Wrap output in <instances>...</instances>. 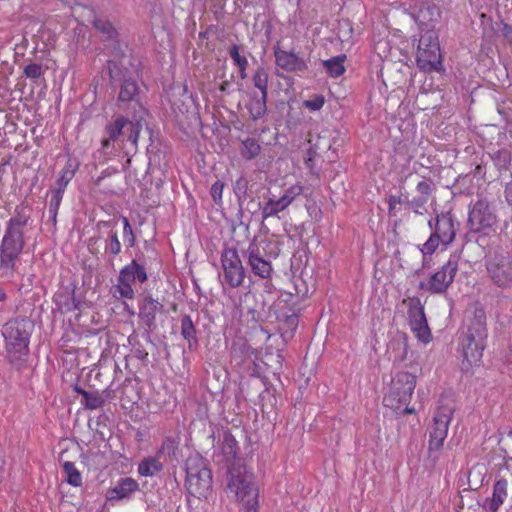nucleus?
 <instances>
[{
    "instance_id": "nucleus-1",
    "label": "nucleus",
    "mask_w": 512,
    "mask_h": 512,
    "mask_svg": "<svg viewBox=\"0 0 512 512\" xmlns=\"http://www.w3.org/2000/svg\"><path fill=\"white\" fill-rule=\"evenodd\" d=\"M227 496L238 503L240 512H258L259 490L253 474L244 466H233L229 469Z\"/></svg>"
},
{
    "instance_id": "nucleus-2",
    "label": "nucleus",
    "mask_w": 512,
    "mask_h": 512,
    "mask_svg": "<svg viewBox=\"0 0 512 512\" xmlns=\"http://www.w3.org/2000/svg\"><path fill=\"white\" fill-rule=\"evenodd\" d=\"M486 336L485 317L483 313H480L474 317L468 332L460 341L462 370L469 371L472 367L481 363Z\"/></svg>"
},
{
    "instance_id": "nucleus-3",
    "label": "nucleus",
    "mask_w": 512,
    "mask_h": 512,
    "mask_svg": "<svg viewBox=\"0 0 512 512\" xmlns=\"http://www.w3.org/2000/svg\"><path fill=\"white\" fill-rule=\"evenodd\" d=\"M33 325L28 319H13L2 329L6 356L10 362L23 360L28 354V346Z\"/></svg>"
},
{
    "instance_id": "nucleus-4",
    "label": "nucleus",
    "mask_w": 512,
    "mask_h": 512,
    "mask_svg": "<svg viewBox=\"0 0 512 512\" xmlns=\"http://www.w3.org/2000/svg\"><path fill=\"white\" fill-rule=\"evenodd\" d=\"M146 115V109L140 103H135L134 114L131 119L124 116L116 117V119L107 124L105 128L108 138L102 140L103 147H108L110 141H114L120 136H124L126 134L127 140L131 142L134 147H137L139 135Z\"/></svg>"
},
{
    "instance_id": "nucleus-5",
    "label": "nucleus",
    "mask_w": 512,
    "mask_h": 512,
    "mask_svg": "<svg viewBox=\"0 0 512 512\" xmlns=\"http://www.w3.org/2000/svg\"><path fill=\"white\" fill-rule=\"evenodd\" d=\"M22 225L24 222L20 218H11L5 230L0 247V266L5 272H11L14 269L15 262L23 249V232L19 228Z\"/></svg>"
},
{
    "instance_id": "nucleus-6",
    "label": "nucleus",
    "mask_w": 512,
    "mask_h": 512,
    "mask_svg": "<svg viewBox=\"0 0 512 512\" xmlns=\"http://www.w3.org/2000/svg\"><path fill=\"white\" fill-rule=\"evenodd\" d=\"M186 487L191 495L198 498L206 497L211 490V471L199 455L191 456L186 461Z\"/></svg>"
},
{
    "instance_id": "nucleus-7",
    "label": "nucleus",
    "mask_w": 512,
    "mask_h": 512,
    "mask_svg": "<svg viewBox=\"0 0 512 512\" xmlns=\"http://www.w3.org/2000/svg\"><path fill=\"white\" fill-rule=\"evenodd\" d=\"M416 61L423 71H441L443 69L438 34L435 30L428 29L421 35Z\"/></svg>"
},
{
    "instance_id": "nucleus-8",
    "label": "nucleus",
    "mask_w": 512,
    "mask_h": 512,
    "mask_svg": "<svg viewBox=\"0 0 512 512\" xmlns=\"http://www.w3.org/2000/svg\"><path fill=\"white\" fill-rule=\"evenodd\" d=\"M416 386V378L409 372H399L392 379L389 390L384 396L386 406L398 409L407 404Z\"/></svg>"
},
{
    "instance_id": "nucleus-9",
    "label": "nucleus",
    "mask_w": 512,
    "mask_h": 512,
    "mask_svg": "<svg viewBox=\"0 0 512 512\" xmlns=\"http://www.w3.org/2000/svg\"><path fill=\"white\" fill-rule=\"evenodd\" d=\"M454 413V407L450 404L439 405L435 411L432 423L429 426V452L439 451L447 438L449 425Z\"/></svg>"
},
{
    "instance_id": "nucleus-10",
    "label": "nucleus",
    "mask_w": 512,
    "mask_h": 512,
    "mask_svg": "<svg viewBox=\"0 0 512 512\" xmlns=\"http://www.w3.org/2000/svg\"><path fill=\"white\" fill-rule=\"evenodd\" d=\"M458 270V260L451 256L440 270L432 274L426 282H420L422 290L434 294L444 293L451 285Z\"/></svg>"
},
{
    "instance_id": "nucleus-11",
    "label": "nucleus",
    "mask_w": 512,
    "mask_h": 512,
    "mask_svg": "<svg viewBox=\"0 0 512 512\" xmlns=\"http://www.w3.org/2000/svg\"><path fill=\"white\" fill-rule=\"evenodd\" d=\"M223 274L229 286L235 288L244 281V268L235 248H225L221 255Z\"/></svg>"
},
{
    "instance_id": "nucleus-12",
    "label": "nucleus",
    "mask_w": 512,
    "mask_h": 512,
    "mask_svg": "<svg viewBox=\"0 0 512 512\" xmlns=\"http://www.w3.org/2000/svg\"><path fill=\"white\" fill-rule=\"evenodd\" d=\"M487 272L493 283L502 288L512 285V258L498 255L487 261Z\"/></svg>"
},
{
    "instance_id": "nucleus-13",
    "label": "nucleus",
    "mask_w": 512,
    "mask_h": 512,
    "mask_svg": "<svg viewBox=\"0 0 512 512\" xmlns=\"http://www.w3.org/2000/svg\"><path fill=\"white\" fill-rule=\"evenodd\" d=\"M468 223L474 232L485 231L496 223V215L489 203L480 199L470 209Z\"/></svg>"
},
{
    "instance_id": "nucleus-14",
    "label": "nucleus",
    "mask_w": 512,
    "mask_h": 512,
    "mask_svg": "<svg viewBox=\"0 0 512 512\" xmlns=\"http://www.w3.org/2000/svg\"><path fill=\"white\" fill-rule=\"evenodd\" d=\"M408 336L405 332L395 330L388 335L386 344V356L394 364L400 365L408 358Z\"/></svg>"
},
{
    "instance_id": "nucleus-15",
    "label": "nucleus",
    "mask_w": 512,
    "mask_h": 512,
    "mask_svg": "<svg viewBox=\"0 0 512 512\" xmlns=\"http://www.w3.org/2000/svg\"><path fill=\"white\" fill-rule=\"evenodd\" d=\"M431 231L442 240V245L451 244L456 236L455 221L450 213L438 214L428 222Z\"/></svg>"
},
{
    "instance_id": "nucleus-16",
    "label": "nucleus",
    "mask_w": 512,
    "mask_h": 512,
    "mask_svg": "<svg viewBox=\"0 0 512 512\" xmlns=\"http://www.w3.org/2000/svg\"><path fill=\"white\" fill-rule=\"evenodd\" d=\"M245 254L248 264L255 275L264 279L270 277L272 272L270 260L261 256L258 252V248L254 249L253 247H248Z\"/></svg>"
},
{
    "instance_id": "nucleus-17",
    "label": "nucleus",
    "mask_w": 512,
    "mask_h": 512,
    "mask_svg": "<svg viewBox=\"0 0 512 512\" xmlns=\"http://www.w3.org/2000/svg\"><path fill=\"white\" fill-rule=\"evenodd\" d=\"M274 54L276 64L286 71H302L307 67L305 61L293 52L276 48Z\"/></svg>"
},
{
    "instance_id": "nucleus-18",
    "label": "nucleus",
    "mask_w": 512,
    "mask_h": 512,
    "mask_svg": "<svg viewBox=\"0 0 512 512\" xmlns=\"http://www.w3.org/2000/svg\"><path fill=\"white\" fill-rule=\"evenodd\" d=\"M508 482L506 479H499L493 486V493L490 499L485 502V509L489 512H497L505 502L508 495Z\"/></svg>"
},
{
    "instance_id": "nucleus-19",
    "label": "nucleus",
    "mask_w": 512,
    "mask_h": 512,
    "mask_svg": "<svg viewBox=\"0 0 512 512\" xmlns=\"http://www.w3.org/2000/svg\"><path fill=\"white\" fill-rule=\"evenodd\" d=\"M162 307L159 301L147 296L139 304V317L148 327H151L154 324L156 314Z\"/></svg>"
},
{
    "instance_id": "nucleus-20",
    "label": "nucleus",
    "mask_w": 512,
    "mask_h": 512,
    "mask_svg": "<svg viewBox=\"0 0 512 512\" xmlns=\"http://www.w3.org/2000/svg\"><path fill=\"white\" fill-rule=\"evenodd\" d=\"M119 277L132 285L136 280L144 283L147 280V273L142 265L133 260L120 270Z\"/></svg>"
},
{
    "instance_id": "nucleus-21",
    "label": "nucleus",
    "mask_w": 512,
    "mask_h": 512,
    "mask_svg": "<svg viewBox=\"0 0 512 512\" xmlns=\"http://www.w3.org/2000/svg\"><path fill=\"white\" fill-rule=\"evenodd\" d=\"M248 247L258 248L259 254L268 259L276 258L280 253L278 242L268 238L254 239Z\"/></svg>"
},
{
    "instance_id": "nucleus-22",
    "label": "nucleus",
    "mask_w": 512,
    "mask_h": 512,
    "mask_svg": "<svg viewBox=\"0 0 512 512\" xmlns=\"http://www.w3.org/2000/svg\"><path fill=\"white\" fill-rule=\"evenodd\" d=\"M163 469V464L160 458L155 454L154 456L145 457L139 464L137 472L142 477H153Z\"/></svg>"
},
{
    "instance_id": "nucleus-23",
    "label": "nucleus",
    "mask_w": 512,
    "mask_h": 512,
    "mask_svg": "<svg viewBox=\"0 0 512 512\" xmlns=\"http://www.w3.org/2000/svg\"><path fill=\"white\" fill-rule=\"evenodd\" d=\"M74 391L82 396V405L89 410H96L104 404V397L99 391L88 392L79 386Z\"/></svg>"
},
{
    "instance_id": "nucleus-24",
    "label": "nucleus",
    "mask_w": 512,
    "mask_h": 512,
    "mask_svg": "<svg viewBox=\"0 0 512 512\" xmlns=\"http://www.w3.org/2000/svg\"><path fill=\"white\" fill-rule=\"evenodd\" d=\"M408 325L419 342L426 345L432 340V334L426 317L411 321Z\"/></svg>"
},
{
    "instance_id": "nucleus-25",
    "label": "nucleus",
    "mask_w": 512,
    "mask_h": 512,
    "mask_svg": "<svg viewBox=\"0 0 512 512\" xmlns=\"http://www.w3.org/2000/svg\"><path fill=\"white\" fill-rule=\"evenodd\" d=\"M138 483L132 478H123L111 490V499H123L129 497L133 492L138 489Z\"/></svg>"
},
{
    "instance_id": "nucleus-26",
    "label": "nucleus",
    "mask_w": 512,
    "mask_h": 512,
    "mask_svg": "<svg viewBox=\"0 0 512 512\" xmlns=\"http://www.w3.org/2000/svg\"><path fill=\"white\" fill-rule=\"evenodd\" d=\"M403 305L407 308L408 323L426 317L420 298L408 297L403 300Z\"/></svg>"
},
{
    "instance_id": "nucleus-27",
    "label": "nucleus",
    "mask_w": 512,
    "mask_h": 512,
    "mask_svg": "<svg viewBox=\"0 0 512 512\" xmlns=\"http://www.w3.org/2000/svg\"><path fill=\"white\" fill-rule=\"evenodd\" d=\"M411 16L420 26L429 27L437 21L438 11L435 7H421L417 11L411 12Z\"/></svg>"
},
{
    "instance_id": "nucleus-28",
    "label": "nucleus",
    "mask_w": 512,
    "mask_h": 512,
    "mask_svg": "<svg viewBox=\"0 0 512 512\" xmlns=\"http://www.w3.org/2000/svg\"><path fill=\"white\" fill-rule=\"evenodd\" d=\"M137 92L138 86L136 82L130 78H124L120 88L119 100L122 102H132V108L134 109L135 103H138L134 101Z\"/></svg>"
},
{
    "instance_id": "nucleus-29",
    "label": "nucleus",
    "mask_w": 512,
    "mask_h": 512,
    "mask_svg": "<svg viewBox=\"0 0 512 512\" xmlns=\"http://www.w3.org/2000/svg\"><path fill=\"white\" fill-rule=\"evenodd\" d=\"M287 208L288 205L281 197L278 199L269 198L261 209L262 217L263 219H267L277 216L280 212H283Z\"/></svg>"
},
{
    "instance_id": "nucleus-30",
    "label": "nucleus",
    "mask_w": 512,
    "mask_h": 512,
    "mask_svg": "<svg viewBox=\"0 0 512 512\" xmlns=\"http://www.w3.org/2000/svg\"><path fill=\"white\" fill-rule=\"evenodd\" d=\"M346 55H338L328 60L323 61V65L330 77H339L345 72L344 62Z\"/></svg>"
},
{
    "instance_id": "nucleus-31",
    "label": "nucleus",
    "mask_w": 512,
    "mask_h": 512,
    "mask_svg": "<svg viewBox=\"0 0 512 512\" xmlns=\"http://www.w3.org/2000/svg\"><path fill=\"white\" fill-rule=\"evenodd\" d=\"M266 101H267V95H262V94H260L259 96H254L250 100L247 108H248L250 116L253 120H258L265 115Z\"/></svg>"
},
{
    "instance_id": "nucleus-32",
    "label": "nucleus",
    "mask_w": 512,
    "mask_h": 512,
    "mask_svg": "<svg viewBox=\"0 0 512 512\" xmlns=\"http://www.w3.org/2000/svg\"><path fill=\"white\" fill-rule=\"evenodd\" d=\"M63 473L65 480L73 487L82 485V475L73 462L66 461L63 463Z\"/></svg>"
},
{
    "instance_id": "nucleus-33",
    "label": "nucleus",
    "mask_w": 512,
    "mask_h": 512,
    "mask_svg": "<svg viewBox=\"0 0 512 512\" xmlns=\"http://www.w3.org/2000/svg\"><path fill=\"white\" fill-rule=\"evenodd\" d=\"M261 146L254 138H247L242 141L240 153L246 160L254 159L259 155Z\"/></svg>"
},
{
    "instance_id": "nucleus-34",
    "label": "nucleus",
    "mask_w": 512,
    "mask_h": 512,
    "mask_svg": "<svg viewBox=\"0 0 512 512\" xmlns=\"http://www.w3.org/2000/svg\"><path fill=\"white\" fill-rule=\"evenodd\" d=\"M229 55L233 60L234 65L239 68L241 79H245L247 77L246 70L248 67V61L246 57L240 54L239 47L237 45H233L229 48Z\"/></svg>"
},
{
    "instance_id": "nucleus-35",
    "label": "nucleus",
    "mask_w": 512,
    "mask_h": 512,
    "mask_svg": "<svg viewBox=\"0 0 512 512\" xmlns=\"http://www.w3.org/2000/svg\"><path fill=\"white\" fill-rule=\"evenodd\" d=\"M114 296L118 298L133 299L135 292L131 284L122 280V278L118 276L117 285L114 287Z\"/></svg>"
},
{
    "instance_id": "nucleus-36",
    "label": "nucleus",
    "mask_w": 512,
    "mask_h": 512,
    "mask_svg": "<svg viewBox=\"0 0 512 512\" xmlns=\"http://www.w3.org/2000/svg\"><path fill=\"white\" fill-rule=\"evenodd\" d=\"M253 82L256 88L260 90V94L267 95L268 74L264 68H258L254 74Z\"/></svg>"
},
{
    "instance_id": "nucleus-37",
    "label": "nucleus",
    "mask_w": 512,
    "mask_h": 512,
    "mask_svg": "<svg viewBox=\"0 0 512 512\" xmlns=\"http://www.w3.org/2000/svg\"><path fill=\"white\" fill-rule=\"evenodd\" d=\"M442 244V240L435 235L433 232H431L430 237L427 239V241L422 244L419 249L423 256L432 255L436 249L439 247V245Z\"/></svg>"
},
{
    "instance_id": "nucleus-38",
    "label": "nucleus",
    "mask_w": 512,
    "mask_h": 512,
    "mask_svg": "<svg viewBox=\"0 0 512 512\" xmlns=\"http://www.w3.org/2000/svg\"><path fill=\"white\" fill-rule=\"evenodd\" d=\"M181 334L189 342L196 341L194 324L188 315L184 316L181 320Z\"/></svg>"
},
{
    "instance_id": "nucleus-39",
    "label": "nucleus",
    "mask_w": 512,
    "mask_h": 512,
    "mask_svg": "<svg viewBox=\"0 0 512 512\" xmlns=\"http://www.w3.org/2000/svg\"><path fill=\"white\" fill-rule=\"evenodd\" d=\"M178 447L177 442L172 438H166L159 447L156 455L161 459L163 456H172Z\"/></svg>"
},
{
    "instance_id": "nucleus-40",
    "label": "nucleus",
    "mask_w": 512,
    "mask_h": 512,
    "mask_svg": "<svg viewBox=\"0 0 512 512\" xmlns=\"http://www.w3.org/2000/svg\"><path fill=\"white\" fill-rule=\"evenodd\" d=\"M303 193V186L300 184H294L288 187L281 198L285 201L288 207L293 203V201Z\"/></svg>"
},
{
    "instance_id": "nucleus-41",
    "label": "nucleus",
    "mask_w": 512,
    "mask_h": 512,
    "mask_svg": "<svg viewBox=\"0 0 512 512\" xmlns=\"http://www.w3.org/2000/svg\"><path fill=\"white\" fill-rule=\"evenodd\" d=\"M106 250L113 255H118L121 252V243L118 239L117 232H110L109 239L106 243Z\"/></svg>"
},
{
    "instance_id": "nucleus-42",
    "label": "nucleus",
    "mask_w": 512,
    "mask_h": 512,
    "mask_svg": "<svg viewBox=\"0 0 512 512\" xmlns=\"http://www.w3.org/2000/svg\"><path fill=\"white\" fill-rule=\"evenodd\" d=\"M123 223V240L126 245L132 247L135 243V237L129 220L126 217H122Z\"/></svg>"
},
{
    "instance_id": "nucleus-43",
    "label": "nucleus",
    "mask_w": 512,
    "mask_h": 512,
    "mask_svg": "<svg viewBox=\"0 0 512 512\" xmlns=\"http://www.w3.org/2000/svg\"><path fill=\"white\" fill-rule=\"evenodd\" d=\"M64 191L65 190L58 189V188H55L54 190L51 191L50 211H53L54 214H56V212L60 206Z\"/></svg>"
},
{
    "instance_id": "nucleus-44",
    "label": "nucleus",
    "mask_w": 512,
    "mask_h": 512,
    "mask_svg": "<svg viewBox=\"0 0 512 512\" xmlns=\"http://www.w3.org/2000/svg\"><path fill=\"white\" fill-rule=\"evenodd\" d=\"M325 103V99L322 95H316L314 98L305 100L303 105L311 111L320 110Z\"/></svg>"
},
{
    "instance_id": "nucleus-45",
    "label": "nucleus",
    "mask_w": 512,
    "mask_h": 512,
    "mask_svg": "<svg viewBox=\"0 0 512 512\" xmlns=\"http://www.w3.org/2000/svg\"><path fill=\"white\" fill-rule=\"evenodd\" d=\"M24 74L27 78L38 79L42 75V67L36 63L29 64L25 67Z\"/></svg>"
},
{
    "instance_id": "nucleus-46",
    "label": "nucleus",
    "mask_w": 512,
    "mask_h": 512,
    "mask_svg": "<svg viewBox=\"0 0 512 512\" xmlns=\"http://www.w3.org/2000/svg\"><path fill=\"white\" fill-rule=\"evenodd\" d=\"M224 184L221 181H216L211 187V196L216 203L222 200Z\"/></svg>"
},
{
    "instance_id": "nucleus-47",
    "label": "nucleus",
    "mask_w": 512,
    "mask_h": 512,
    "mask_svg": "<svg viewBox=\"0 0 512 512\" xmlns=\"http://www.w3.org/2000/svg\"><path fill=\"white\" fill-rule=\"evenodd\" d=\"M72 179L73 178L70 176L68 172L61 171L59 178L56 181V188L65 190Z\"/></svg>"
},
{
    "instance_id": "nucleus-48",
    "label": "nucleus",
    "mask_w": 512,
    "mask_h": 512,
    "mask_svg": "<svg viewBox=\"0 0 512 512\" xmlns=\"http://www.w3.org/2000/svg\"><path fill=\"white\" fill-rule=\"evenodd\" d=\"M426 201H427L426 197L414 198L411 201V206H412L414 212L417 213V214L422 215L424 213V211L426 210L425 207H424Z\"/></svg>"
},
{
    "instance_id": "nucleus-49",
    "label": "nucleus",
    "mask_w": 512,
    "mask_h": 512,
    "mask_svg": "<svg viewBox=\"0 0 512 512\" xmlns=\"http://www.w3.org/2000/svg\"><path fill=\"white\" fill-rule=\"evenodd\" d=\"M95 26L97 29L103 31L104 33L108 34L109 37H111L114 33V28L110 23L97 21L95 23Z\"/></svg>"
},
{
    "instance_id": "nucleus-50",
    "label": "nucleus",
    "mask_w": 512,
    "mask_h": 512,
    "mask_svg": "<svg viewBox=\"0 0 512 512\" xmlns=\"http://www.w3.org/2000/svg\"><path fill=\"white\" fill-rule=\"evenodd\" d=\"M417 191L422 194L423 196H425L427 198V196L430 194L431 192V186L430 184L427 182V181H421L417 184V187H416Z\"/></svg>"
},
{
    "instance_id": "nucleus-51",
    "label": "nucleus",
    "mask_w": 512,
    "mask_h": 512,
    "mask_svg": "<svg viewBox=\"0 0 512 512\" xmlns=\"http://www.w3.org/2000/svg\"><path fill=\"white\" fill-rule=\"evenodd\" d=\"M224 441H225V446L229 449V453L235 455V453H236L235 449L237 446L236 440L231 435H225Z\"/></svg>"
},
{
    "instance_id": "nucleus-52",
    "label": "nucleus",
    "mask_w": 512,
    "mask_h": 512,
    "mask_svg": "<svg viewBox=\"0 0 512 512\" xmlns=\"http://www.w3.org/2000/svg\"><path fill=\"white\" fill-rule=\"evenodd\" d=\"M77 168L78 164L75 161L68 160V162L61 171L68 172L70 176L73 178Z\"/></svg>"
},
{
    "instance_id": "nucleus-53",
    "label": "nucleus",
    "mask_w": 512,
    "mask_h": 512,
    "mask_svg": "<svg viewBox=\"0 0 512 512\" xmlns=\"http://www.w3.org/2000/svg\"><path fill=\"white\" fill-rule=\"evenodd\" d=\"M245 188H246V181L244 180V178L241 177L236 181V189L242 190V192H245Z\"/></svg>"
},
{
    "instance_id": "nucleus-54",
    "label": "nucleus",
    "mask_w": 512,
    "mask_h": 512,
    "mask_svg": "<svg viewBox=\"0 0 512 512\" xmlns=\"http://www.w3.org/2000/svg\"><path fill=\"white\" fill-rule=\"evenodd\" d=\"M110 75H111V78L113 79H119L118 77V71L116 69V67L114 66L113 68H110Z\"/></svg>"
},
{
    "instance_id": "nucleus-55",
    "label": "nucleus",
    "mask_w": 512,
    "mask_h": 512,
    "mask_svg": "<svg viewBox=\"0 0 512 512\" xmlns=\"http://www.w3.org/2000/svg\"><path fill=\"white\" fill-rule=\"evenodd\" d=\"M505 193L506 198L510 201V199L512 198V185L506 187Z\"/></svg>"
},
{
    "instance_id": "nucleus-56",
    "label": "nucleus",
    "mask_w": 512,
    "mask_h": 512,
    "mask_svg": "<svg viewBox=\"0 0 512 512\" xmlns=\"http://www.w3.org/2000/svg\"><path fill=\"white\" fill-rule=\"evenodd\" d=\"M506 468L512 474V457L506 462Z\"/></svg>"
},
{
    "instance_id": "nucleus-57",
    "label": "nucleus",
    "mask_w": 512,
    "mask_h": 512,
    "mask_svg": "<svg viewBox=\"0 0 512 512\" xmlns=\"http://www.w3.org/2000/svg\"><path fill=\"white\" fill-rule=\"evenodd\" d=\"M6 297V294L3 290H0V301H3Z\"/></svg>"
},
{
    "instance_id": "nucleus-58",
    "label": "nucleus",
    "mask_w": 512,
    "mask_h": 512,
    "mask_svg": "<svg viewBox=\"0 0 512 512\" xmlns=\"http://www.w3.org/2000/svg\"><path fill=\"white\" fill-rule=\"evenodd\" d=\"M227 85H228V82H227V81L223 82V84L221 85L220 89H221L222 91H226V86H227Z\"/></svg>"
},
{
    "instance_id": "nucleus-59",
    "label": "nucleus",
    "mask_w": 512,
    "mask_h": 512,
    "mask_svg": "<svg viewBox=\"0 0 512 512\" xmlns=\"http://www.w3.org/2000/svg\"><path fill=\"white\" fill-rule=\"evenodd\" d=\"M147 355H148L147 353H143V354H141V356H140V357H141V358H145Z\"/></svg>"
},
{
    "instance_id": "nucleus-60",
    "label": "nucleus",
    "mask_w": 512,
    "mask_h": 512,
    "mask_svg": "<svg viewBox=\"0 0 512 512\" xmlns=\"http://www.w3.org/2000/svg\"><path fill=\"white\" fill-rule=\"evenodd\" d=\"M392 202H395V198L394 197L390 198V203L392 204Z\"/></svg>"
},
{
    "instance_id": "nucleus-61",
    "label": "nucleus",
    "mask_w": 512,
    "mask_h": 512,
    "mask_svg": "<svg viewBox=\"0 0 512 512\" xmlns=\"http://www.w3.org/2000/svg\"><path fill=\"white\" fill-rule=\"evenodd\" d=\"M407 412H408V413H412V412H413V410H412V409H407Z\"/></svg>"
}]
</instances>
